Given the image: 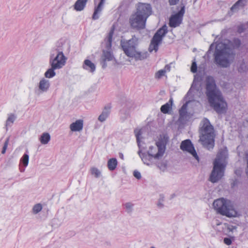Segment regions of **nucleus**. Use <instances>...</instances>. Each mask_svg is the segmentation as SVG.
Returning <instances> with one entry per match:
<instances>
[{"label":"nucleus","mask_w":248,"mask_h":248,"mask_svg":"<svg viewBox=\"0 0 248 248\" xmlns=\"http://www.w3.org/2000/svg\"><path fill=\"white\" fill-rule=\"evenodd\" d=\"M205 93L211 107L217 113L226 112L227 104L217 88L214 78L207 76L205 79Z\"/></svg>","instance_id":"nucleus-1"},{"label":"nucleus","mask_w":248,"mask_h":248,"mask_svg":"<svg viewBox=\"0 0 248 248\" xmlns=\"http://www.w3.org/2000/svg\"><path fill=\"white\" fill-rule=\"evenodd\" d=\"M139 39L135 36L129 39H123L121 41V46L124 54L129 57L134 58L136 61H142L148 57L146 51H140L137 47Z\"/></svg>","instance_id":"nucleus-2"},{"label":"nucleus","mask_w":248,"mask_h":248,"mask_svg":"<svg viewBox=\"0 0 248 248\" xmlns=\"http://www.w3.org/2000/svg\"><path fill=\"white\" fill-rule=\"evenodd\" d=\"M215 62L223 68L230 66L234 58L233 49L229 45L223 43L218 44L214 53Z\"/></svg>","instance_id":"nucleus-3"},{"label":"nucleus","mask_w":248,"mask_h":248,"mask_svg":"<svg viewBox=\"0 0 248 248\" xmlns=\"http://www.w3.org/2000/svg\"><path fill=\"white\" fill-rule=\"evenodd\" d=\"M200 141L205 148L210 150L215 145V133L213 126L209 120L204 118L200 123Z\"/></svg>","instance_id":"nucleus-4"},{"label":"nucleus","mask_w":248,"mask_h":248,"mask_svg":"<svg viewBox=\"0 0 248 248\" xmlns=\"http://www.w3.org/2000/svg\"><path fill=\"white\" fill-rule=\"evenodd\" d=\"M227 155L226 149L219 150L214 162L213 169L210 176L209 180L211 182L217 183L223 176Z\"/></svg>","instance_id":"nucleus-5"},{"label":"nucleus","mask_w":248,"mask_h":248,"mask_svg":"<svg viewBox=\"0 0 248 248\" xmlns=\"http://www.w3.org/2000/svg\"><path fill=\"white\" fill-rule=\"evenodd\" d=\"M65 44L62 42H58L56 47L52 50L50 58L49 64L57 66L58 68H62L65 64L66 58L64 55L63 51Z\"/></svg>","instance_id":"nucleus-6"},{"label":"nucleus","mask_w":248,"mask_h":248,"mask_svg":"<svg viewBox=\"0 0 248 248\" xmlns=\"http://www.w3.org/2000/svg\"><path fill=\"white\" fill-rule=\"evenodd\" d=\"M213 205L217 212L222 215L232 217H235L237 214L232 202L224 198L215 200L213 202Z\"/></svg>","instance_id":"nucleus-7"},{"label":"nucleus","mask_w":248,"mask_h":248,"mask_svg":"<svg viewBox=\"0 0 248 248\" xmlns=\"http://www.w3.org/2000/svg\"><path fill=\"white\" fill-rule=\"evenodd\" d=\"M168 141V138L167 136H160L154 146H150L148 154L155 159L161 158L165 153Z\"/></svg>","instance_id":"nucleus-8"},{"label":"nucleus","mask_w":248,"mask_h":248,"mask_svg":"<svg viewBox=\"0 0 248 248\" xmlns=\"http://www.w3.org/2000/svg\"><path fill=\"white\" fill-rule=\"evenodd\" d=\"M201 80L202 78L201 77L195 76L191 88L187 92L186 96V98H188L189 100L186 101V103L182 106L181 108L179 110L180 118H184L186 116L187 113L186 108L187 104L192 101L193 96L196 92H198L199 90L200 86H199L198 81Z\"/></svg>","instance_id":"nucleus-9"},{"label":"nucleus","mask_w":248,"mask_h":248,"mask_svg":"<svg viewBox=\"0 0 248 248\" xmlns=\"http://www.w3.org/2000/svg\"><path fill=\"white\" fill-rule=\"evenodd\" d=\"M114 33V28H112L109 31L108 36L105 39L106 47L108 50L111 48V43L112 40V36ZM113 59V55L110 51L103 50V54L101 57L102 67L103 68H105L107 67V61H111Z\"/></svg>","instance_id":"nucleus-10"},{"label":"nucleus","mask_w":248,"mask_h":248,"mask_svg":"<svg viewBox=\"0 0 248 248\" xmlns=\"http://www.w3.org/2000/svg\"><path fill=\"white\" fill-rule=\"evenodd\" d=\"M168 32V27L165 25L162 28L159 29L154 34L151 40L150 45L149 47V51L152 52L155 50L156 52L158 49V46L162 41L163 38Z\"/></svg>","instance_id":"nucleus-11"},{"label":"nucleus","mask_w":248,"mask_h":248,"mask_svg":"<svg viewBox=\"0 0 248 248\" xmlns=\"http://www.w3.org/2000/svg\"><path fill=\"white\" fill-rule=\"evenodd\" d=\"M146 22V19L136 13L132 14L129 18V23L131 28L138 30L144 29Z\"/></svg>","instance_id":"nucleus-12"},{"label":"nucleus","mask_w":248,"mask_h":248,"mask_svg":"<svg viewBox=\"0 0 248 248\" xmlns=\"http://www.w3.org/2000/svg\"><path fill=\"white\" fill-rule=\"evenodd\" d=\"M185 12V5L182 3L180 10L170 17L169 22L170 27L175 28L179 26L182 22Z\"/></svg>","instance_id":"nucleus-13"},{"label":"nucleus","mask_w":248,"mask_h":248,"mask_svg":"<svg viewBox=\"0 0 248 248\" xmlns=\"http://www.w3.org/2000/svg\"><path fill=\"white\" fill-rule=\"evenodd\" d=\"M152 12V7L150 4L140 3L137 6L136 13L142 16L147 20L148 17L151 15Z\"/></svg>","instance_id":"nucleus-14"},{"label":"nucleus","mask_w":248,"mask_h":248,"mask_svg":"<svg viewBox=\"0 0 248 248\" xmlns=\"http://www.w3.org/2000/svg\"><path fill=\"white\" fill-rule=\"evenodd\" d=\"M180 148L184 151L190 153L197 161H199V157L190 140H186L181 142Z\"/></svg>","instance_id":"nucleus-15"},{"label":"nucleus","mask_w":248,"mask_h":248,"mask_svg":"<svg viewBox=\"0 0 248 248\" xmlns=\"http://www.w3.org/2000/svg\"><path fill=\"white\" fill-rule=\"evenodd\" d=\"M106 0H100V1L98 3V5L95 7L93 15V19L96 20L99 18V14L101 12L103 9V6Z\"/></svg>","instance_id":"nucleus-16"},{"label":"nucleus","mask_w":248,"mask_h":248,"mask_svg":"<svg viewBox=\"0 0 248 248\" xmlns=\"http://www.w3.org/2000/svg\"><path fill=\"white\" fill-rule=\"evenodd\" d=\"M82 67L84 69L91 73H93L96 69L95 64L89 60H84Z\"/></svg>","instance_id":"nucleus-17"},{"label":"nucleus","mask_w":248,"mask_h":248,"mask_svg":"<svg viewBox=\"0 0 248 248\" xmlns=\"http://www.w3.org/2000/svg\"><path fill=\"white\" fill-rule=\"evenodd\" d=\"M50 87L49 81L44 78H42L39 83V90L41 92H46Z\"/></svg>","instance_id":"nucleus-18"},{"label":"nucleus","mask_w":248,"mask_h":248,"mask_svg":"<svg viewBox=\"0 0 248 248\" xmlns=\"http://www.w3.org/2000/svg\"><path fill=\"white\" fill-rule=\"evenodd\" d=\"M83 126V120H78L70 124V128L72 131H80L82 129Z\"/></svg>","instance_id":"nucleus-19"},{"label":"nucleus","mask_w":248,"mask_h":248,"mask_svg":"<svg viewBox=\"0 0 248 248\" xmlns=\"http://www.w3.org/2000/svg\"><path fill=\"white\" fill-rule=\"evenodd\" d=\"M110 112V107L107 106L105 107L101 114L98 117V120L101 122H104L108 117Z\"/></svg>","instance_id":"nucleus-20"},{"label":"nucleus","mask_w":248,"mask_h":248,"mask_svg":"<svg viewBox=\"0 0 248 248\" xmlns=\"http://www.w3.org/2000/svg\"><path fill=\"white\" fill-rule=\"evenodd\" d=\"M138 154L140 157L144 164L148 166L152 164V160L153 158L149 154L146 155L145 154H141L140 150L139 151Z\"/></svg>","instance_id":"nucleus-21"},{"label":"nucleus","mask_w":248,"mask_h":248,"mask_svg":"<svg viewBox=\"0 0 248 248\" xmlns=\"http://www.w3.org/2000/svg\"><path fill=\"white\" fill-rule=\"evenodd\" d=\"M88 0H77L74 6V9L77 11H81L83 10Z\"/></svg>","instance_id":"nucleus-22"},{"label":"nucleus","mask_w":248,"mask_h":248,"mask_svg":"<svg viewBox=\"0 0 248 248\" xmlns=\"http://www.w3.org/2000/svg\"><path fill=\"white\" fill-rule=\"evenodd\" d=\"M51 67L49 68L45 73V77L46 78H50L54 77L56 75L54 70L59 69L57 66L50 65Z\"/></svg>","instance_id":"nucleus-23"},{"label":"nucleus","mask_w":248,"mask_h":248,"mask_svg":"<svg viewBox=\"0 0 248 248\" xmlns=\"http://www.w3.org/2000/svg\"><path fill=\"white\" fill-rule=\"evenodd\" d=\"M172 102V99L170 98L168 102L161 106L160 108L161 111L164 114L168 113L169 111L171 109Z\"/></svg>","instance_id":"nucleus-24"},{"label":"nucleus","mask_w":248,"mask_h":248,"mask_svg":"<svg viewBox=\"0 0 248 248\" xmlns=\"http://www.w3.org/2000/svg\"><path fill=\"white\" fill-rule=\"evenodd\" d=\"M118 162L115 158H112L109 159L108 161L107 166L109 170H114L117 166Z\"/></svg>","instance_id":"nucleus-25"},{"label":"nucleus","mask_w":248,"mask_h":248,"mask_svg":"<svg viewBox=\"0 0 248 248\" xmlns=\"http://www.w3.org/2000/svg\"><path fill=\"white\" fill-rule=\"evenodd\" d=\"M238 64L239 72H244L248 71V63L244 60L239 61Z\"/></svg>","instance_id":"nucleus-26"},{"label":"nucleus","mask_w":248,"mask_h":248,"mask_svg":"<svg viewBox=\"0 0 248 248\" xmlns=\"http://www.w3.org/2000/svg\"><path fill=\"white\" fill-rule=\"evenodd\" d=\"M16 119V116L14 114H10L8 115V118L5 123L6 130H8V127L11 126L14 123Z\"/></svg>","instance_id":"nucleus-27"},{"label":"nucleus","mask_w":248,"mask_h":248,"mask_svg":"<svg viewBox=\"0 0 248 248\" xmlns=\"http://www.w3.org/2000/svg\"><path fill=\"white\" fill-rule=\"evenodd\" d=\"M50 140V136L48 133H44L40 138V141L43 144H47Z\"/></svg>","instance_id":"nucleus-28"},{"label":"nucleus","mask_w":248,"mask_h":248,"mask_svg":"<svg viewBox=\"0 0 248 248\" xmlns=\"http://www.w3.org/2000/svg\"><path fill=\"white\" fill-rule=\"evenodd\" d=\"M29 156L27 154H24L22 157L21 158L20 162L22 163L24 167H27L29 163Z\"/></svg>","instance_id":"nucleus-29"},{"label":"nucleus","mask_w":248,"mask_h":248,"mask_svg":"<svg viewBox=\"0 0 248 248\" xmlns=\"http://www.w3.org/2000/svg\"><path fill=\"white\" fill-rule=\"evenodd\" d=\"M91 173L92 175H93L96 178H98L100 177L101 175V171L95 167H92L90 169Z\"/></svg>","instance_id":"nucleus-30"},{"label":"nucleus","mask_w":248,"mask_h":248,"mask_svg":"<svg viewBox=\"0 0 248 248\" xmlns=\"http://www.w3.org/2000/svg\"><path fill=\"white\" fill-rule=\"evenodd\" d=\"M42 205L41 203L36 204L33 206L32 213L34 214H37L42 210Z\"/></svg>","instance_id":"nucleus-31"},{"label":"nucleus","mask_w":248,"mask_h":248,"mask_svg":"<svg viewBox=\"0 0 248 248\" xmlns=\"http://www.w3.org/2000/svg\"><path fill=\"white\" fill-rule=\"evenodd\" d=\"M141 130L136 129L135 130V134L136 137L137 141L139 148L140 147V136L141 135Z\"/></svg>","instance_id":"nucleus-32"},{"label":"nucleus","mask_w":248,"mask_h":248,"mask_svg":"<svg viewBox=\"0 0 248 248\" xmlns=\"http://www.w3.org/2000/svg\"><path fill=\"white\" fill-rule=\"evenodd\" d=\"M242 7L239 5L237 2H236L231 8L230 11L232 15L233 13L237 12Z\"/></svg>","instance_id":"nucleus-33"},{"label":"nucleus","mask_w":248,"mask_h":248,"mask_svg":"<svg viewBox=\"0 0 248 248\" xmlns=\"http://www.w3.org/2000/svg\"><path fill=\"white\" fill-rule=\"evenodd\" d=\"M127 213H131L133 209L134 204L131 202H126L124 204Z\"/></svg>","instance_id":"nucleus-34"},{"label":"nucleus","mask_w":248,"mask_h":248,"mask_svg":"<svg viewBox=\"0 0 248 248\" xmlns=\"http://www.w3.org/2000/svg\"><path fill=\"white\" fill-rule=\"evenodd\" d=\"M166 72V70L165 69H161L159 70L157 73H156L155 75V78H160L165 75Z\"/></svg>","instance_id":"nucleus-35"},{"label":"nucleus","mask_w":248,"mask_h":248,"mask_svg":"<svg viewBox=\"0 0 248 248\" xmlns=\"http://www.w3.org/2000/svg\"><path fill=\"white\" fill-rule=\"evenodd\" d=\"M163 202L164 196L163 195H160V198L157 203V206L158 208H162L164 207Z\"/></svg>","instance_id":"nucleus-36"},{"label":"nucleus","mask_w":248,"mask_h":248,"mask_svg":"<svg viewBox=\"0 0 248 248\" xmlns=\"http://www.w3.org/2000/svg\"><path fill=\"white\" fill-rule=\"evenodd\" d=\"M241 44V41L238 38H234L233 40V47L234 48L239 47L240 46Z\"/></svg>","instance_id":"nucleus-37"},{"label":"nucleus","mask_w":248,"mask_h":248,"mask_svg":"<svg viewBox=\"0 0 248 248\" xmlns=\"http://www.w3.org/2000/svg\"><path fill=\"white\" fill-rule=\"evenodd\" d=\"M157 166L163 171H165L167 168V165L165 163H158Z\"/></svg>","instance_id":"nucleus-38"},{"label":"nucleus","mask_w":248,"mask_h":248,"mask_svg":"<svg viewBox=\"0 0 248 248\" xmlns=\"http://www.w3.org/2000/svg\"><path fill=\"white\" fill-rule=\"evenodd\" d=\"M248 1V0H238L237 2L242 8H243L247 5Z\"/></svg>","instance_id":"nucleus-39"},{"label":"nucleus","mask_w":248,"mask_h":248,"mask_svg":"<svg viewBox=\"0 0 248 248\" xmlns=\"http://www.w3.org/2000/svg\"><path fill=\"white\" fill-rule=\"evenodd\" d=\"M197 70V64L195 62H193L191 67V71L192 73H196Z\"/></svg>","instance_id":"nucleus-40"},{"label":"nucleus","mask_w":248,"mask_h":248,"mask_svg":"<svg viewBox=\"0 0 248 248\" xmlns=\"http://www.w3.org/2000/svg\"><path fill=\"white\" fill-rule=\"evenodd\" d=\"M133 175L138 179H140L141 177L140 173L137 170L134 171Z\"/></svg>","instance_id":"nucleus-41"},{"label":"nucleus","mask_w":248,"mask_h":248,"mask_svg":"<svg viewBox=\"0 0 248 248\" xmlns=\"http://www.w3.org/2000/svg\"><path fill=\"white\" fill-rule=\"evenodd\" d=\"M9 140H10V138L9 137H8L6 140L5 141L4 143V145H3V146L2 147V149H4V150H7V147H8V144H9Z\"/></svg>","instance_id":"nucleus-42"},{"label":"nucleus","mask_w":248,"mask_h":248,"mask_svg":"<svg viewBox=\"0 0 248 248\" xmlns=\"http://www.w3.org/2000/svg\"><path fill=\"white\" fill-rule=\"evenodd\" d=\"M223 241L224 243L227 245H230L232 243V240L230 238H225Z\"/></svg>","instance_id":"nucleus-43"},{"label":"nucleus","mask_w":248,"mask_h":248,"mask_svg":"<svg viewBox=\"0 0 248 248\" xmlns=\"http://www.w3.org/2000/svg\"><path fill=\"white\" fill-rule=\"evenodd\" d=\"M179 0H169V2L170 5H175L177 4Z\"/></svg>","instance_id":"nucleus-44"},{"label":"nucleus","mask_w":248,"mask_h":248,"mask_svg":"<svg viewBox=\"0 0 248 248\" xmlns=\"http://www.w3.org/2000/svg\"><path fill=\"white\" fill-rule=\"evenodd\" d=\"M237 227L235 226L230 225L228 227V229L229 230V232H233L234 230L236 229Z\"/></svg>","instance_id":"nucleus-45"},{"label":"nucleus","mask_w":248,"mask_h":248,"mask_svg":"<svg viewBox=\"0 0 248 248\" xmlns=\"http://www.w3.org/2000/svg\"><path fill=\"white\" fill-rule=\"evenodd\" d=\"M246 160H247L246 173L248 175V154H247V155H246Z\"/></svg>","instance_id":"nucleus-46"},{"label":"nucleus","mask_w":248,"mask_h":248,"mask_svg":"<svg viewBox=\"0 0 248 248\" xmlns=\"http://www.w3.org/2000/svg\"><path fill=\"white\" fill-rule=\"evenodd\" d=\"M170 66L168 65H167L165 66V68L164 69H165L166 70V72L167 71H170Z\"/></svg>","instance_id":"nucleus-47"},{"label":"nucleus","mask_w":248,"mask_h":248,"mask_svg":"<svg viewBox=\"0 0 248 248\" xmlns=\"http://www.w3.org/2000/svg\"><path fill=\"white\" fill-rule=\"evenodd\" d=\"M119 156L120 158H121L122 159H124V155L123 154H122V153H120L119 154Z\"/></svg>","instance_id":"nucleus-48"},{"label":"nucleus","mask_w":248,"mask_h":248,"mask_svg":"<svg viewBox=\"0 0 248 248\" xmlns=\"http://www.w3.org/2000/svg\"><path fill=\"white\" fill-rule=\"evenodd\" d=\"M6 150H4V149H2V151H1V153L2 154H4L5 153V152H6Z\"/></svg>","instance_id":"nucleus-49"},{"label":"nucleus","mask_w":248,"mask_h":248,"mask_svg":"<svg viewBox=\"0 0 248 248\" xmlns=\"http://www.w3.org/2000/svg\"><path fill=\"white\" fill-rule=\"evenodd\" d=\"M150 248H155V247L153 246V247H151Z\"/></svg>","instance_id":"nucleus-50"},{"label":"nucleus","mask_w":248,"mask_h":248,"mask_svg":"<svg viewBox=\"0 0 248 248\" xmlns=\"http://www.w3.org/2000/svg\"><path fill=\"white\" fill-rule=\"evenodd\" d=\"M24 170V169H23V170H20V171H21V172H22V171H23Z\"/></svg>","instance_id":"nucleus-51"}]
</instances>
